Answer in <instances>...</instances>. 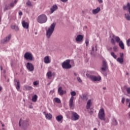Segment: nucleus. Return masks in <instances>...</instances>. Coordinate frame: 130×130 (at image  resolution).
Masks as SVG:
<instances>
[{
    "label": "nucleus",
    "mask_w": 130,
    "mask_h": 130,
    "mask_svg": "<svg viewBox=\"0 0 130 130\" xmlns=\"http://www.w3.org/2000/svg\"><path fill=\"white\" fill-rule=\"evenodd\" d=\"M63 118V117H62L60 115L56 117V120H57V121H58V122L61 121Z\"/></svg>",
    "instance_id": "nucleus-19"
},
{
    "label": "nucleus",
    "mask_w": 130,
    "mask_h": 130,
    "mask_svg": "<svg viewBox=\"0 0 130 130\" xmlns=\"http://www.w3.org/2000/svg\"><path fill=\"white\" fill-rule=\"evenodd\" d=\"M119 43V46L121 48V49H124V44H123V42L122 41H120Z\"/></svg>",
    "instance_id": "nucleus-22"
},
{
    "label": "nucleus",
    "mask_w": 130,
    "mask_h": 130,
    "mask_svg": "<svg viewBox=\"0 0 130 130\" xmlns=\"http://www.w3.org/2000/svg\"><path fill=\"white\" fill-rule=\"evenodd\" d=\"M22 27L25 29H28L29 28V23L28 22H26L25 20L22 21Z\"/></svg>",
    "instance_id": "nucleus-14"
},
{
    "label": "nucleus",
    "mask_w": 130,
    "mask_h": 130,
    "mask_svg": "<svg viewBox=\"0 0 130 130\" xmlns=\"http://www.w3.org/2000/svg\"><path fill=\"white\" fill-rule=\"evenodd\" d=\"M124 101H125V98H122V100H121V102L123 104H124Z\"/></svg>",
    "instance_id": "nucleus-42"
},
{
    "label": "nucleus",
    "mask_w": 130,
    "mask_h": 130,
    "mask_svg": "<svg viewBox=\"0 0 130 130\" xmlns=\"http://www.w3.org/2000/svg\"><path fill=\"white\" fill-rule=\"evenodd\" d=\"M44 62L45 63H50V60H49V56H46L44 58Z\"/></svg>",
    "instance_id": "nucleus-20"
},
{
    "label": "nucleus",
    "mask_w": 130,
    "mask_h": 130,
    "mask_svg": "<svg viewBox=\"0 0 130 130\" xmlns=\"http://www.w3.org/2000/svg\"><path fill=\"white\" fill-rule=\"evenodd\" d=\"M98 2H99V4H102L103 0H98Z\"/></svg>",
    "instance_id": "nucleus-48"
},
{
    "label": "nucleus",
    "mask_w": 130,
    "mask_h": 130,
    "mask_svg": "<svg viewBox=\"0 0 130 130\" xmlns=\"http://www.w3.org/2000/svg\"><path fill=\"white\" fill-rule=\"evenodd\" d=\"M71 60L67 59L62 63V69H65L66 70H68L72 68V65L70 64Z\"/></svg>",
    "instance_id": "nucleus-5"
},
{
    "label": "nucleus",
    "mask_w": 130,
    "mask_h": 130,
    "mask_svg": "<svg viewBox=\"0 0 130 130\" xmlns=\"http://www.w3.org/2000/svg\"><path fill=\"white\" fill-rule=\"evenodd\" d=\"M125 18L127 21H130V16L128 14H125Z\"/></svg>",
    "instance_id": "nucleus-32"
},
{
    "label": "nucleus",
    "mask_w": 130,
    "mask_h": 130,
    "mask_svg": "<svg viewBox=\"0 0 130 130\" xmlns=\"http://www.w3.org/2000/svg\"><path fill=\"white\" fill-rule=\"evenodd\" d=\"M130 42V38L127 40Z\"/></svg>",
    "instance_id": "nucleus-64"
},
{
    "label": "nucleus",
    "mask_w": 130,
    "mask_h": 130,
    "mask_svg": "<svg viewBox=\"0 0 130 130\" xmlns=\"http://www.w3.org/2000/svg\"><path fill=\"white\" fill-rule=\"evenodd\" d=\"M34 86H37V85H38V82H37V81L34 82Z\"/></svg>",
    "instance_id": "nucleus-45"
},
{
    "label": "nucleus",
    "mask_w": 130,
    "mask_h": 130,
    "mask_svg": "<svg viewBox=\"0 0 130 130\" xmlns=\"http://www.w3.org/2000/svg\"><path fill=\"white\" fill-rule=\"evenodd\" d=\"M61 2H63V3H64L66 2H68V0H60Z\"/></svg>",
    "instance_id": "nucleus-52"
},
{
    "label": "nucleus",
    "mask_w": 130,
    "mask_h": 130,
    "mask_svg": "<svg viewBox=\"0 0 130 130\" xmlns=\"http://www.w3.org/2000/svg\"><path fill=\"white\" fill-rule=\"evenodd\" d=\"M43 114H45V116L46 117V114H46V112H44Z\"/></svg>",
    "instance_id": "nucleus-56"
},
{
    "label": "nucleus",
    "mask_w": 130,
    "mask_h": 130,
    "mask_svg": "<svg viewBox=\"0 0 130 130\" xmlns=\"http://www.w3.org/2000/svg\"><path fill=\"white\" fill-rule=\"evenodd\" d=\"M54 102H56V103H61V101H60V99H58V98H55L53 100Z\"/></svg>",
    "instance_id": "nucleus-28"
},
{
    "label": "nucleus",
    "mask_w": 130,
    "mask_h": 130,
    "mask_svg": "<svg viewBox=\"0 0 130 130\" xmlns=\"http://www.w3.org/2000/svg\"><path fill=\"white\" fill-rule=\"evenodd\" d=\"M95 48H97V45H95Z\"/></svg>",
    "instance_id": "nucleus-63"
},
{
    "label": "nucleus",
    "mask_w": 130,
    "mask_h": 130,
    "mask_svg": "<svg viewBox=\"0 0 130 130\" xmlns=\"http://www.w3.org/2000/svg\"><path fill=\"white\" fill-rule=\"evenodd\" d=\"M55 23H53L46 30V36H47V38L49 39L50 37H51V35H52V33L54 32V28H55Z\"/></svg>",
    "instance_id": "nucleus-1"
},
{
    "label": "nucleus",
    "mask_w": 130,
    "mask_h": 130,
    "mask_svg": "<svg viewBox=\"0 0 130 130\" xmlns=\"http://www.w3.org/2000/svg\"><path fill=\"white\" fill-rule=\"evenodd\" d=\"M24 58L27 60H32L33 59V56H32V54L30 52H26L24 55Z\"/></svg>",
    "instance_id": "nucleus-9"
},
{
    "label": "nucleus",
    "mask_w": 130,
    "mask_h": 130,
    "mask_svg": "<svg viewBox=\"0 0 130 130\" xmlns=\"http://www.w3.org/2000/svg\"><path fill=\"white\" fill-rule=\"evenodd\" d=\"M80 98L84 101H87V100H88V97H87V95L85 94H83L80 96Z\"/></svg>",
    "instance_id": "nucleus-21"
},
{
    "label": "nucleus",
    "mask_w": 130,
    "mask_h": 130,
    "mask_svg": "<svg viewBox=\"0 0 130 130\" xmlns=\"http://www.w3.org/2000/svg\"><path fill=\"white\" fill-rule=\"evenodd\" d=\"M93 130H97V128H94L93 129Z\"/></svg>",
    "instance_id": "nucleus-62"
},
{
    "label": "nucleus",
    "mask_w": 130,
    "mask_h": 130,
    "mask_svg": "<svg viewBox=\"0 0 130 130\" xmlns=\"http://www.w3.org/2000/svg\"><path fill=\"white\" fill-rule=\"evenodd\" d=\"M58 7L56 5H53L51 8H50V11H51V14H53L54 12H55L56 10H57Z\"/></svg>",
    "instance_id": "nucleus-15"
},
{
    "label": "nucleus",
    "mask_w": 130,
    "mask_h": 130,
    "mask_svg": "<svg viewBox=\"0 0 130 130\" xmlns=\"http://www.w3.org/2000/svg\"><path fill=\"white\" fill-rule=\"evenodd\" d=\"M98 118L101 120L105 121V113L104 112V109H101L98 114Z\"/></svg>",
    "instance_id": "nucleus-6"
},
{
    "label": "nucleus",
    "mask_w": 130,
    "mask_h": 130,
    "mask_svg": "<svg viewBox=\"0 0 130 130\" xmlns=\"http://www.w3.org/2000/svg\"><path fill=\"white\" fill-rule=\"evenodd\" d=\"M14 6H15V4L13 3H11L9 6H6L5 7V9L6 10H10V9H11V8H14Z\"/></svg>",
    "instance_id": "nucleus-23"
},
{
    "label": "nucleus",
    "mask_w": 130,
    "mask_h": 130,
    "mask_svg": "<svg viewBox=\"0 0 130 130\" xmlns=\"http://www.w3.org/2000/svg\"><path fill=\"white\" fill-rule=\"evenodd\" d=\"M123 9L124 10H126L127 9H128V11L129 12V15H130V3H128L127 4L126 6H124L123 7Z\"/></svg>",
    "instance_id": "nucleus-17"
},
{
    "label": "nucleus",
    "mask_w": 130,
    "mask_h": 130,
    "mask_svg": "<svg viewBox=\"0 0 130 130\" xmlns=\"http://www.w3.org/2000/svg\"><path fill=\"white\" fill-rule=\"evenodd\" d=\"M120 58H123V53H120Z\"/></svg>",
    "instance_id": "nucleus-43"
},
{
    "label": "nucleus",
    "mask_w": 130,
    "mask_h": 130,
    "mask_svg": "<svg viewBox=\"0 0 130 130\" xmlns=\"http://www.w3.org/2000/svg\"><path fill=\"white\" fill-rule=\"evenodd\" d=\"M129 41H128V40L126 41V44L127 46L129 47L130 46V44H129Z\"/></svg>",
    "instance_id": "nucleus-44"
},
{
    "label": "nucleus",
    "mask_w": 130,
    "mask_h": 130,
    "mask_svg": "<svg viewBox=\"0 0 130 130\" xmlns=\"http://www.w3.org/2000/svg\"><path fill=\"white\" fill-rule=\"evenodd\" d=\"M117 61H118V62H119V63H122L123 62V58L118 57L117 59Z\"/></svg>",
    "instance_id": "nucleus-29"
},
{
    "label": "nucleus",
    "mask_w": 130,
    "mask_h": 130,
    "mask_svg": "<svg viewBox=\"0 0 130 130\" xmlns=\"http://www.w3.org/2000/svg\"><path fill=\"white\" fill-rule=\"evenodd\" d=\"M72 113V116H71V118L72 120H78L79 118H80V116L78 115V113H76V112H71Z\"/></svg>",
    "instance_id": "nucleus-10"
},
{
    "label": "nucleus",
    "mask_w": 130,
    "mask_h": 130,
    "mask_svg": "<svg viewBox=\"0 0 130 130\" xmlns=\"http://www.w3.org/2000/svg\"><path fill=\"white\" fill-rule=\"evenodd\" d=\"M92 51H94V47H92Z\"/></svg>",
    "instance_id": "nucleus-58"
},
{
    "label": "nucleus",
    "mask_w": 130,
    "mask_h": 130,
    "mask_svg": "<svg viewBox=\"0 0 130 130\" xmlns=\"http://www.w3.org/2000/svg\"><path fill=\"white\" fill-rule=\"evenodd\" d=\"M23 15V13L22 12H20L19 13V16H22Z\"/></svg>",
    "instance_id": "nucleus-50"
},
{
    "label": "nucleus",
    "mask_w": 130,
    "mask_h": 130,
    "mask_svg": "<svg viewBox=\"0 0 130 130\" xmlns=\"http://www.w3.org/2000/svg\"><path fill=\"white\" fill-rule=\"evenodd\" d=\"M47 21V16L44 14H42L39 16L37 18V22L40 24H43L46 23Z\"/></svg>",
    "instance_id": "nucleus-4"
},
{
    "label": "nucleus",
    "mask_w": 130,
    "mask_h": 130,
    "mask_svg": "<svg viewBox=\"0 0 130 130\" xmlns=\"http://www.w3.org/2000/svg\"><path fill=\"white\" fill-rule=\"evenodd\" d=\"M111 55H112L113 56V57H114V58H115V59H116V58H117V56L116 55H115V54L113 52H112L111 53Z\"/></svg>",
    "instance_id": "nucleus-37"
},
{
    "label": "nucleus",
    "mask_w": 130,
    "mask_h": 130,
    "mask_svg": "<svg viewBox=\"0 0 130 130\" xmlns=\"http://www.w3.org/2000/svg\"><path fill=\"white\" fill-rule=\"evenodd\" d=\"M91 100L88 101L86 105V109H90V107H91Z\"/></svg>",
    "instance_id": "nucleus-26"
},
{
    "label": "nucleus",
    "mask_w": 130,
    "mask_h": 130,
    "mask_svg": "<svg viewBox=\"0 0 130 130\" xmlns=\"http://www.w3.org/2000/svg\"><path fill=\"white\" fill-rule=\"evenodd\" d=\"M47 77H48V79H50L52 77V73L51 72H48L47 73Z\"/></svg>",
    "instance_id": "nucleus-30"
},
{
    "label": "nucleus",
    "mask_w": 130,
    "mask_h": 130,
    "mask_svg": "<svg viewBox=\"0 0 130 130\" xmlns=\"http://www.w3.org/2000/svg\"><path fill=\"white\" fill-rule=\"evenodd\" d=\"M112 124L113 125H117V121L115 118H114L112 120Z\"/></svg>",
    "instance_id": "nucleus-34"
},
{
    "label": "nucleus",
    "mask_w": 130,
    "mask_h": 130,
    "mask_svg": "<svg viewBox=\"0 0 130 130\" xmlns=\"http://www.w3.org/2000/svg\"><path fill=\"white\" fill-rule=\"evenodd\" d=\"M17 2H18L17 1L15 0V1L14 2V5H16V4H17Z\"/></svg>",
    "instance_id": "nucleus-53"
},
{
    "label": "nucleus",
    "mask_w": 130,
    "mask_h": 130,
    "mask_svg": "<svg viewBox=\"0 0 130 130\" xmlns=\"http://www.w3.org/2000/svg\"><path fill=\"white\" fill-rule=\"evenodd\" d=\"M15 86L17 90H20V81L19 80H18L16 85L15 84Z\"/></svg>",
    "instance_id": "nucleus-31"
},
{
    "label": "nucleus",
    "mask_w": 130,
    "mask_h": 130,
    "mask_svg": "<svg viewBox=\"0 0 130 130\" xmlns=\"http://www.w3.org/2000/svg\"><path fill=\"white\" fill-rule=\"evenodd\" d=\"M77 81H78V82H79V83H82V79H81V78H80V77H77Z\"/></svg>",
    "instance_id": "nucleus-38"
},
{
    "label": "nucleus",
    "mask_w": 130,
    "mask_h": 130,
    "mask_svg": "<svg viewBox=\"0 0 130 130\" xmlns=\"http://www.w3.org/2000/svg\"><path fill=\"white\" fill-rule=\"evenodd\" d=\"M129 101H130L129 99H126V103H128V102H129Z\"/></svg>",
    "instance_id": "nucleus-49"
},
{
    "label": "nucleus",
    "mask_w": 130,
    "mask_h": 130,
    "mask_svg": "<svg viewBox=\"0 0 130 130\" xmlns=\"http://www.w3.org/2000/svg\"><path fill=\"white\" fill-rule=\"evenodd\" d=\"M26 90H27L28 91H30V90H32V88L31 86H29L28 85H25L24 86Z\"/></svg>",
    "instance_id": "nucleus-33"
},
{
    "label": "nucleus",
    "mask_w": 130,
    "mask_h": 130,
    "mask_svg": "<svg viewBox=\"0 0 130 130\" xmlns=\"http://www.w3.org/2000/svg\"><path fill=\"white\" fill-rule=\"evenodd\" d=\"M3 90V87L2 86H0V92Z\"/></svg>",
    "instance_id": "nucleus-57"
},
{
    "label": "nucleus",
    "mask_w": 130,
    "mask_h": 130,
    "mask_svg": "<svg viewBox=\"0 0 130 130\" xmlns=\"http://www.w3.org/2000/svg\"><path fill=\"white\" fill-rule=\"evenodd\" d=\"M107 49L108 51H110V50H112V47L107 48Z\"/></svg>",
    "instance_id": "nucleus-47"
},
{
    "label": "nucleus",
    "mask_w": 130,
    "mask_h": 130,
    "mask_svg": "<svg viewBox=\"0 0 130 130\" xmlns=\"http://www.w3.org/2000/svg\"><path fill=\"white\" fill-rule=\"evenodd\" d=\"M100 11H101V9H100V7H98L96 9L92 10V14H93V15H96V14H98Z\"/></svg>",
    "instance_id": "nucleus-18"
},
{
    "label": "nucleus",
    "mask_w": 130,
    "mask_h": 130,
    "mask_svg": "<svg viewBox=\"0 0 130 130\" xmlns=\"http://www.w3.org/2000/svg\"><path fill=\"white\" fill-rule=\"evenodd\" d=\"M108 69V66H107V62L103 60L101 70L102 71V72H103V73H105V72H106V71H107Z\"/></svg>",
    "instance_id": "nucleus-8"
},
{
    "label": "nucleus",
    "mask_w": 130,
    "mask_h": 130,
    "mask_svg": "<svg viewBox=\"0 0 130 130\" xmlns=\"http://www.w3.org/2000/svg\"><path fill=\"white\" fill-rule=\"evenodd\" d=\"M111 43H112V44H113L114 45H115V41H114V39H111Z\"/></svg>",
    "instance_id": "nucleus-40"
},
{
    "label": "nucleus",
    "mask_w": 130,
    "mask_h": 130,
    "mask_svg": "<svg viewBox=\"0 0 130 130\" xmlns=\"http://www.w3.org/2000/svg\"><path fill=\"white\" fill-rule=\"evenodd\" d=\"M11 28L13 30H15V31H19V27H18L17 25H11Z\"/></svg>",
    "instance_id": "nucleus-24"
},
{
    "label": "nucleus",
    "mask_w": 130,
    "mask_h": 130,
    "mask_svg": "<svg viewBox=\"0 0 130 130\" xmlns=\"http://www.w3.org/2000/svg\"><path fill=\"white\" fill-rule=\"evenodd\" d=\"M113 50L115 52H117L118 51V47L117 46H114L113 47Z\"/></svg>",
    "instance_id": "nucleus-36"
},
{
    "label": "nucleus",
    "mask_w": 130,
    "mask_h": 130,
    "mask_svg": "<svg viewBox=\"0 0 130 130\" xmlns=\"http://www.w3.org/2000/svg\"><path fill=\"white\" fill-rule=\"evenodd\" d=\"M38 98V96H37L36 94H35L34 96L32 98V102H36L37 101V99Z\"/></svg>",
    "instance_id": "nucleus-27"
},
{
    "label": "nucleus",
    "mask_w": 130,
    "mask_h": 130,
    "mask_svg": "<svg viewBox=\"0 0 130 130\" xmlns=\"http://www.w3.org/2000/svg\"><path fill=\"white\" fill-rule=\"evenodd\" d=\"M26 68L27 70H29L30 72H32V71H34V67H33V64H32L31 63H27Z\"/></svg>",
    "instance_id": "nucleus-11"
},
{
    "label": "nucleus",
    "mask_w": 130,
    "mask_h": 130,
    "mask_svg": "<svg viewBox=\"0 0 130 130\" xmlns=\"http://www.w3.org/2000/svg\"><path fill=\"white\" fill-rule=\"evenodd\" d=\"M18 81L17 80V79H14V83H15V85H16V83H17Z\"/></svg>",
    "instance_id": "nucleus-51"
},
{
    "label": "nucleus",
    "mask_w": 130,
    "mask_h": 130,
    "mask_svg": "<svg viewBox=\"0 0 130 130\" xmlns=\"http://www.w3.org/2000/svg\"><path fill=\"white\" fill-rule=\"evenodd\" d=\"M83 38H84L83 35H79L76 38V41H77V42H81V41H82Z\"/></svg>",
    "instance_id": "nucleus-13"
},
{
    "label": "nucleus",
    "mask_w": 130,
    "mask_h": 130,
    "mask_svg": "<svg viewBox=\"0 0 130 130\" xmlns=\"http://www.w3.org/2000/svg\"><path fill=\"white\" fill-rule=\"evenodd\" d=\"M85 43H86V46H88V44H89V39H86L85 40Z\"/></svg>",
    "instance_id": "nucleus-41"
},
{
    "label": "nucleus",
    "mask_w": 130,
    "mask_h": 130,
    "mask_svg": "<svg viewBox=\"0 0 130 130\" xmlns=\"http://www.w3.org/2000/svg\"><path fill=\"white\" fill-rule=\"evenodd\" d=\"M46 118L47 119H49V120H50V119L52 118V115L50 113H47L46 115Z\"/></svg>",
    "instance_id": "nucleus-25"
},
{
    "label": "nucleus",
    "mask_w": 130,
    "mask_h": 130,
    "mask_svg": "<svg viewBox=\"0 0 130 130\" xmlns=\"http://www.w3.org/2000/svg\"><path fill=\"white\" fill-rule=\"evenodd\" d=\"M90 114H93V111L91 110L90 112H89Z\"/></svg>",
    "instance_id": "nucleus-54"
},
{
    "label": "nucleus",
    "mask_w": 130,
    "mask_h": 130,
    "mask_svg": "<svg viewBox=\"0 0 130 130\" xmlns=\"http://www.w3.org/2000/svg\"><path fill=\"white\" fill-rule=\"evenodd\" d=\"M1 71H3V66H1Z\"/></svg>",
    "instance_id": "nucleus-60"
},
{
    "label": "nucleus",
    "mask_w": 130,
    "mask_h": 130,
    "mask_svg": "<svg viewBox=\"0 0 130 130\" xmlns=\"http://www.w3.org/2000/svg\"><path fill=\"white\" fill-rule=\"evenodd\" d=\"M58 93L60 96H62V95L67 93V91L66 90H62V87H59L58 89Z\"/></svg>",
    "instance_id": "nucleus-12"
},
{
    "label": "nucleus",
    "mask_w": 130,
    "mask_h": 130,
    "mask_svg": "<svg viewBox=\"0 0 130 130\" xmlns=\"http://www.w3.org/2000/svg\"><path fill=\"white\" fill-rule=\"evenodd\" d=\"M2 126H3V127H4V126H5V124H3Z\"/></svg>",
    "instance_id": "nucleus-61"
},
{
    "label": "nucleus",
    "mask_w": 130,
    "mask_h": 130,
    "mask_svg": "<svg viewBox=\"0 0 130 130\" xmlns=\"http://www.w3.org/2000/svg\"><path fill=\"white\" fill-rule=\"evenodd\" d=\"M71 94L72 96L70 100L69 106L70 108H73V104L74 103V96H76V95H77V93H76V91H72L71 92Z\"/></svg>",
    "instance_id": "nucleus-7"
},
{
    "label": "nucleus",
    "mask_w": 130,
    "mask_h": 130,
    "mask_svg": "<svg viewBox=\"0 0 130 130\" xmlns=\"http://www.w3.org/2000/svg\"><path fill=\"white\" fill-rule=\"evenodd\" d=\"M26 5L27 6H31V3L30 2V1H28L27 3H26Z\"/></svg>",
    "instance_id": "nucleus-46"
},
{
    "label": "nucleus",
    "mask_w": 130,
    "mask_h": 130,
    "mask_svg": "<svg viewBox=\"0 0 130 130\" xmlns=\"http://www.w3.org/2000/svg\"><path fill=\"white\" fill-rule=\"evenodd\" d=\"M86 75L92 82H97V81L98 82H100V81H101V77L100 76L97 77L95 75H91V73H87Z\"/></svg>",
    "instance_id": "nucleus-3"
},
{
    "label": "nucleus",
    "mask_w": 130,
    "mask_h": 130,
    "mask_svg": "<svg viewBox=\"0 0 130 130\" xmlns=\"http://www.w3.org/2000/svg\"><path fill=\"white\" fill-rule=\"evenodd\" d=\"M115 40L117 43H119V42H120V38H119V37H116L115 38Z\"/></svg>",
    "instance_id": "nucleus-35"
},
{
    "label": "nucleus",
    "mask_w": 130,
    "mask_h": 130,
    "mask_svg": "<svg viewBox=\"0 0 130 130\" xmlns=\"http://www.w3.org/2000/svg\"><path fill=\"white\" fill-rule=\"evenodd\" d=\"M126 91L127 94H130V87H127L126 89Z\"/></svg>",
    "instance_id": "nucleus-39"
},
{
    "label": "nucleus",
    "mask_w": 130,
    "mask_h": 130,
    "mask_svg": "<svg viewBox=\"0 0 130 130\" xmlns=\"http://www.w3.org/2000/svg\"><path fill=\"white\" fill-rule=\"evenodd\" d=\"M74 76H75L76 77H77V76H78V74H77V73H74Z\"/></svg>",
    "instance_id": "nucleus-55"
},
{
    "label": "nucleus",
    "mask_w": 130,
    "mask_h": 130,
    "mask_svg": "<svg viewBox=\"0 0 130 130\" xmlns=\"http://www.w3.org/2000/svg\"><path fill=\"white\" fill-rule=\"evenodd\" d=\"M11 38H12V35H9L8 37L4 39V43H7V42H9L11 40Z\"/></svg>",
    "instance_id": "nucleus-16"
},
{
    "label": "nucleus",
    "mask_w": 130,
    "mask_h": 130,
    "mask_svg": "<svg viewBox=\"0 0 130 130\" xmlns=\"http://www.w3.org/2000/svg\"><path fill=\"white\" fill-rule=\"evenodd\" d=\"M103 90H106V87H104L103 88Z\"/></svg>",
    "instance_id": "nucleus-59"
},
{
    "label": "nucleus",
    "mask_w": 130,
    "mask_h": 130,
    "mask_svg": "<svg viewBox=\"0 0 130 130\" xmlns=\"http://www.w3.org/2000/svg\"><path fill=\"white\" fill-rule=\"evenodd\" d=\"M19 126L22 127L23 129H27L28 126H29V120L28 119H26L25 120H22L20 119L19 122Z\"/></svg>",
    "instance_id": "nucleus-2"
}]
</instances>
